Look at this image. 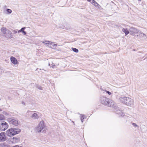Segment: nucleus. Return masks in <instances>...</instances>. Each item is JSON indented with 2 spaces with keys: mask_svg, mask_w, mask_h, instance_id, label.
Masks as SVG:
<instances>
[{
  "mask_svg": "<svg viewBox=\"0 0 147 147\" xmlns=\"http://www.w3.org/2000/svg\"><path fill=\"white\" fill-rule=\"evenodd\" d=\"M25 28L26 27H25L22 28L20 30L18 31V32L19 33L20 32H23L24 31V30L25 29Z\"/></svg>",
  "mask_w": 147,
  "mask_h": 147,
  "instance_id": "19",
  "label": "nucleus"
},
{
  "mask_svg": "<svg viewBox=\"0 0 147 147\" xmlns=\"http://www.w3.org/2000/svg\"><path fill=\"white\" fill-rule=\"evenodd\" d=\"M45 125L43 121L40 122L38 125L35 128V131L37 132H40L45 127Z\"/></svg>",
  "mask_w": 147,
  "mask_h": 147,
  "instance_id": "6",
  "label": "nucleus"
},
{
  "mask_svg": "<svg viewBox=\"0 0 147 147\" xmlns=\"http://www.w3.org/2000/svg\"><path fill=\"white\" fill-rule=\"evenodd\" d=\"M3 114L5 115H9V113H7V112H3Z\"/></svg>",
  "mask_w": 147,
  "mask_h": 147,
  "instance_id": "25",
  "label": "nucleus"
},
{
  "mask_svg": "<svg viewBox=\"0 0 147 147\" xmlns=\"http://www.w3.org/2000/svg\"><path fill=\"white\" fill-rule=\"evenodd\" d=\"M1 31L2 32L3 36L7 38H11L12 37V33L9 30L5 27L1 28Z\"/></svg>",
  "mask_w": 147,
  "mask_h": 147,
  "instance_id": "5",
  "label": "nucleus"
},
{
  "mask_svg": "<svg viewBox=\"0 0 147 147\" xmlns=\"http://www.w3.org/2000/svg\"><path fill=\"white\" fill-rule=\"evenodd\" d=\"M21 130L20 129L15 128H11L6 131L7 135L9 136H12L18 134L20 132Z\"/></svg>",
  "mask_w": 147,
  "mask_h": 147,
  "instance_id": "4",
  "label": "nucleus"
},
{
  "mask_svg": "<svg viewBox=\"0 0 147 147\" xmlns=\"http://www.w3.org/2000/svg\"><path fill=\"white\" fill-rule=\"evenodd\" d=\"M7 139L5 134L4 132H2L0 133V142L5 141Z\"/></svg>",
  "mask_w": 147,
  "mask_h": 147,
  "instance_id": "10",
  "label": "nucleus"
},
{
  "mask_svg": "<svg viewBox=\"0 0 147 147\" xmlns=\"http://www.w3.org/2000/svg\"><path fill=\"white\" fill-rule=\"evenodd\" d=\"M8 127V124L5 121H3V123L0 124V130L5 131Z\"/></svg>",
  "mask_w": 147,
  "mask_h": 147,
  "instance_id": "9",
  "label": "nucleus"
},
{
  "mask_svg": "<svg viewBox=\"0 0 147 147\" xmlns=\"http://www.w3.org/2000/svg\"><path fill=\"white\" fill-rule=\"evenodd\" d=\"M23 33V34L24 35H25L26 34V32L25 31H23V32H22Z\"/></svg>",
  "mask_w": 147,
  "mask_h": 147,
  "instance_id": "28",
  "label": "nucleus"
},
{
  "mask_svg": "<svg viewBox=\"0 0 147 147\" xmlns=\"http://www.w3.org/2000/svg\"><path fill=\"white\" fill-rule=\"evenodd\" d=\"M139 35H137L138 36H140L141 38H144L146 37V35L144 34L141 32L140 31L139 32Z\"/></svg>",
  "mask_w": 147,
  "mask_h": 147,
  "instance_id": "15",
  "label": "nucleus"
},
{
  "mask_svg": "<svg viewBox=\"0 0 147 147\" xmlns=\"http://www.w3.org/2000/svg\"><path fill=\"white\" fill-rule=\"evenodd\" d=\"M52 68H54L56 67V66L55 65H54L52 66Z\"/></svg>",
  "mask_w": 147,
  "mask_h": 147,
  "instance_id": "27",
  "label": "nucleus"
},
{
  "mask_svg": "<svg viewBox=\"0 0 147 147\" xmlns=\"http://www.w3.org/2000/svg\"><path fill=\"white\" fill-rule=\"evenodd\" d=\"M80 117V119H81V120L82 122H83V120L84 119V115H81Z\"/></svg>",
  "mask_w": 147,
  "mask_h": 147,
  "instance_id": "21",
  "label": "nucleus"
},
{
  "mask_svg": "<svg viewBox=\"0 0 147 147\" xmlns=\"http://www.w3.org/2000/svg\"><path fill=\"white\" fill-rule=\"evenodd\" d=\"M5 119L4 116L3 115L0 114V121L3 120Z\"/></svg>",
  "mask_w": 147,
  "mask_h": 147,
  "instance_id": "17",
  "label": "nucleus"
},
{
  "mask_svg": "<svg viewBox=\"0 0 147 147\" xmlns=\"http://www.w3.org/2000/svg\"><path fill=\"white\" fill-rule=\"evenodd\" d=\"M122 114H123V113H122Z\"/></svg>",
  "mask_w": 147,
  "mask_h": 147,
  "instance_id": "33",
  "label": "nucleus"
},
{
  "mask_svg": "<svg viewBox=\"0 0 147 147\" xmlns=\"http://www.w3.org/2000/svg\"><path fill=\"white\" fill-rule=\"evenodd\" d=\"M42 42L43 43L45 44L46 45H52V46H49L48 45V46L50 48L53 49H56V47L57 46V45L56 44H53V43L51 41H42Z\"/></svg>",
  "mask_w": 147,
  "mask_h": 147,
  "instance_id": "8",
  "label": "nucleus"
},
{
  "mask_svg": "<svg viewBox=\"0 0 147 147\" xmlns=\"http://www.w3.org/2000/svg\"><path fill=\"white\" fill-rule=\"evenodd\" d=\"M22 104H24V102H22Z\"/></svg>",
  "mask_w": 147,
  "mask_h": 147,
  "instance_id": "30",
  "label": "nucleus"
},
{
  "mask_svg": "<svg viewBox=\"0 0 147 147\" xmlns=\"http://www.w3.org/2000/svg\"><path fill=\"white\" fill-rule=\"evenodd\" d=\"M122 31L125 33V35H127L129 33V30L128 31L127 29L123 28Z\"/></svg>",
  "mask_w": 147,
  "mask_h": 147,
  "instance_id": "13",
  "label": "nucleus"
},
{
  "mask_svg": "<svg viewBox=\"0 0 147 147\" xmlns=\"http://www.w3.org/2000/svg\"><path fill=\"white\" fill-rule=\"evenodd\" d=\"M88 1L90 2L93 5L95 6H97L98 5V3L94 0H87Z\"/></svg>",
  "mask_w": 147,
  "mask_h": 147,
  "instance_id": "12",
  "label": "nucleus"
},
{
  "mask_svg": "<svg viewBox=\"0 0 147 147\" xmlns=\"http://www.w3.org/2000/svg\"><path fill=\"white\" fill-rule=\"evenodd\" d=\"M18 30H15L13 31V32L15 34L16 33L18 32Z\"/></svg>",
  "mask_w": 147,
  "mask_h": 147,
  "instance_id": "26",
  "label": "nucleus"
},
{
  "mask_svg": "<svg viewBox=\"0 0 147 147\" xmlns=\"http://www.w3.org/2000/svg\"><path fill=\"white\" fill-rule=\"evenodd\" d=\"M100 101L104 105H107L111 107H114V102L110 99L104 96H102L100 97Z\"/></svg>",
  "mask_w": 147,
  "mask_h": 147,
  "instance_id": "1",
  "label": "nucleus"
},
{
  "mask_svg": "<svg viewBox=\"0 0 147 147\" xmlns=\"http://www.w3.org/2000/svg\"><path fill=\"white\" fill-rule=\"evenodd\" d=\"M31 117L34 119H38L39 118L38 115L36 113H34L31 116Z\"/></svg>",
  "mask_w": 147,
  "mask_h": 147,
  "instance_id": "16",
  "label": "nucleus"
},
{
  "mask_svg": "<svg viewBox=\"0 0 147 147\" xmlns=\"http://www.w3.org/2000/svg\"><path fill=\"white\" fill-rule=\"evenodd\" d=\"M103 90L104 91H105L109 95H110L111 94V93L109 91H107L106 90Z\"/></svg>",
  "mask_w": 147,
  "mask_h": 147,
  "instance_id": "23",
  "label": "nucleus"
},
{
  "mask_svg": "<svg viewBox=\"0 0 147 147\" xmlns=\"http://www.w3.org/2000/svg\"><path fill=\"white\" fill-rule=\"evenodd\" d=\"M9 123L15 126H17L20 125V122L16 118L14 117L8 118L7 119Z\"/></svg>",
  "mask_w": 147,
  "mask_h": 147,
  "instance_id": "3",
  "label": "nucleus"
},
{
  "mask_svg": "<svg viewBox=\"0 0 147 147\" xmlns=\"http://www.w3.org/2000/svg\"><path fill=\"white\" fill-rule=\"evenodd\" d=\"M119 99L121 102L123 103L128 106L131 107L133 105V100L128 97H120Z\"/></svg>",
  "mask_w": 147,
  "mask_h": 147,
  "instance_id": "2",
  "label": "nucleus"
},
{
  "mask_svg": "<svg viewBox=\"0 0 147 147\" xmlns=\"http://www.w3.org/2000/svg\"><path fill=\"white\" fill-rule=\"evenodd\" d=\"M37 88L40 90H42V88L40 86H37Z\"/></svg>",
  "mask_w": 147,
  "mask_h": 147,
  "instance_id": "24",
  "label": "nucleus"
},
{
  "mask_svg": "<svg viewBox=\"0 0 147 147\" xmlns=\"http://www.w3.org/2000/svg\"><path fill=\"white\" fill-rule=\"evenodd\" d=\"M19 141L20 139L19 138L14 137H13L12 140V142L14 143L18 142Z\"/></svg>",
  "mask_w": 147,
  "mask_h": 147,
  "instance_id": "14",
  "label": "nucleus"
},
{
  "mask_svg": "<svg viewBox=\"0 0 147 147\" xmlns=\"http://www.w3.org/2000/svg\"><path fill=\"white\" fill-rule=\"evenodd\" d=\"M1 111H2V110H1V109H0V112Z\"/></svg>",
  "mask_w": 147,
  "mask_h": 147,
  "instance_id": "31",
  "label": "nucleus"
},
{
  "mask_svg": "<svg viewBox=\"0 0 147 147\" xmlns=\"http://www.w3.org/2000/svg\"><path fill=\"white\" fill-rule=\"evenodd\" d=\"M6 11L7 12L8 14H10L12 12V10L9 9H7Z\"/></svg>",
  "mask_w": 147,
  "mask_h": 147,
  "instance_id": "20",
  "label": "nucleus"
},
{
  "mask_svg": "<svg viewBox=\"0 0 147 147\" xmlns=\"http://www.w3.org/2000/svg\"><path fill=\"white\" fill-rule=\"evenodd\" d=\"M10 60L12 63L14 65H16L18 63V61L17 59L13 57H11Z\"/></svg>",
  "mask_w": 147,
  "mask_h": 147,
  "instance_id": "11",
  "label": "nucleus"
},
{
  "mask_svg": "<svg viewBox=\"0 0 147 147\" xmlns=\"http://www.w3.org/2000/svg\"><path fill=\"white\" fill-rule=\"evenodd\" d=\"M132 124L133 126L135 127H139L138 125L135 123H132Z\"/></svg>",
  "mask_w": 147,
  "mask_h": 147,
  "instance_id": "22",
  "label": "nucleus"
},
{
  "mask_svg": "<svg viewBox=\"0 0 147 147\" xmlns=\"http://www.w3.org/2000/svg\"><path fill=\"white\" fill-rule=\"evenodd\" d=\"M119 113V114H121V113H122V112H121V111H119V112H118V113Z\"/></svg>",
  "mask_w": 147,
  "mask_h": 147,
  "instance_id": "29",
  "label": "nucleus"
},
{
  "mask_svg": "<svg viewBox=\"0 0 147 147\" xmlns=\"http://www.w3.org/2000/svg\"><path fill=\"white\" fill-rule=\"evenodd\" d=\"M72 50L74 52L77 53L78 52V49L74 48H72Z\"/></svg>",
  "mask_w": 147,
  "mask_h": 147,
  "instance_id": "18",
  "label": "nucleus"
},
{
  "mask_svg": "<svg viewBox=\"0 0 147 147\" xmlns=\"http://www.w3.org/2000/svg\"><path fill=\"white\" fill-rule=\"evenodd\" d=\"M48 65H49V66L50 65V64L49 63Z\"/></svg>",
  "mask_w": 147,
  "mask_h": 147,
  "instance_id": "32",
  "label": "nucleus"
},
{
  "mask_svg": "<svg viewBox=\"0 0 147 147\" xmlns=\"http://www.w3.org/2000/svg\"><path fill=\"white\" fill-rule=\"evenodd\" d=\"M140 32V30L135 28L131 27L129 29V32L130 34L134 36L137 35Z\"/></svg>",
  "mask_w": 147,
  "mask_h": 147,
  "instance_id": "7",
  "label": "nucleus"
}]
</instances>
